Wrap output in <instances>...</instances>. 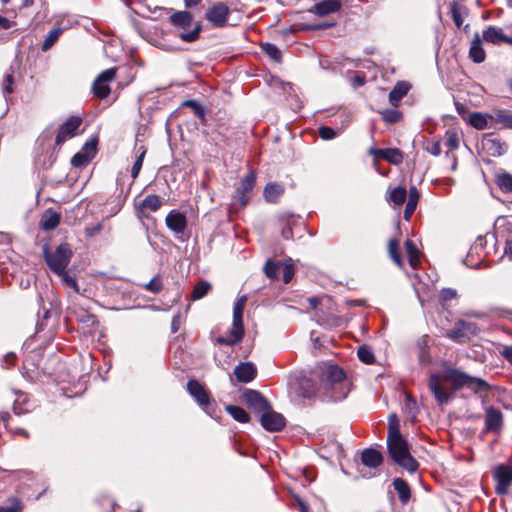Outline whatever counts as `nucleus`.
<instances>
[{
	"instance_id": "c756f323",
	"label": "nucleus",
	"mask_w": 512,
	"mask_h": 512,
	"mask_svg": "<svg viewBox=\"0 0 512 512\" xmlns=\"http://www.w3.org/2000/svg\"><path fill=\"white\" fill-rule=\"evenodd\" d=\"M393 486L398 493L401 503L406 504L409 501L411 495L407 482L401 478H396L393 481Z\"/></svg>"
},
{
	"instance_id": "c9c22d12",
	"label": "nucleus",
	"mask_w": 512,
	"mask_h": 512,
	"mask_svg": "<svg viewBox=\"0 0 512 512\" xmlns=\"http://www.w3.org/2000/svg\"><path fill=\"white\" fill-rule=\"evenodd\" d=\"M451 14L455 25L460 28L463 25L464 18L467 16V9L463 6L454 4L451 7Z\"/></svg>"
},
{
	"instance_id": "4d7b16f0",
	"label": "nucleus",
	"mask_w": 512,
	"mask_h": 512,
	"mask_svg": "<svg viewBox=\"0 0 512 512\" xmlns=\"http://www.w3.org/2000/svg\"><path fill=\"white\" fill-rule=\"evenodd\" d=\"M446 145L451 149V150H455L458 148V145H459V140H458V137L455 133H451L449 134L448 136V139H447V142H446Z\"/></svg>"
},
{
	"instance_id": "8fccbe9b",
	"label": "nucleus",
	"mask_w": 512,
	"mask_h": 512,
	"mask_svg": "<svg viewBox=\"0 0 512 512\" xmlns=\"http://www.w3.org/2000/svg\"><path fill=\"white\" fill-rule=\"evenodd\" d=\"M61 278H62V281L67 285L69 286L70 288H72L75 292H79V286L76 282V280L69 276L66 272V270L64 271V274H58Z\"/></svg>"
},
{
	"instance_id": "7c9ffc66",
	"label": "nucleus",
	"mask_w": 512,
	"mask_h": 512,
	"mask_svg": "<svg viewBox=\"0 0 512 512\" xmlns=\"http://www.w3.org/2000/svg\"><path fill=\"white\" fill-rule=\"evenodd\" d=\"M405 250L409 258V263L413 269H416L419 263V252L417 246L412 240L405 241Z\"/></svg>"
},
{
	"instance_id": "f03ea898",
	"label": "nucleus",
	"mask_w": 512,
	"mask_h": 512,
	"mask_svg": "<svg viewBox=\"0 0 512 512\" xmlns=\"http://www.w3.org/2000/svg\"><path fill=\"white\" fill-rule=\"evenodd\" d=\"M387 448L392 460L410 473L418 469V463L410 453L408 442L399 431V422L395 414L390 415L387 436Z\"/></svg>"
},
{
	"instance_id": "09e8293b",
	"label": "nucleus",
	"mask_w": 512,
	"mask_h": 512,
	"mask_svg": "<svg viewBox=\"0 0 512 512\" xmlns=\"http://www.w3.org/2000/svg\"><path fill=\"white\" fill-rule=\"evenodd\" d=\"M319 135L323 140H331L337 136V132L328 126L319 127Z\"/></svg>"
},
{
	"instance_id": "a18cd8bd",
	"label": "nucleus",
	"mask_w": 512,
	"mask_h": 512,
	"mask_svg": "<svg viewBox=\"0 0 512 512\" xmlns=\"http://www.w3.org/2000/svg\"><path fill=\"white\" fill-rule=\"evenodd\" d=\"M90 161L91 155L80 151L72 157L71 164L74 167H83L86 166Z\"/></svg>"
},
{
	"instance_id": "7ed1b4c3",
	"label": "nucleus",
	"mask_w": 512,
	"mask_h": 512,
	"mask_svg": "<svg viewBox=\"0 0 512 512\" xmlns=\"http://www.w3.org/2000/svg\"><path fill=\"white\" fill-rule=\"evenodd\" d=\"M321 382L330 391V398L334 401L342 400L348 393V384L341 368L336 365L326 366L321 374Z\"/></svg>"
},
{
	"instance_id": "2eb2a0df",
	"label": "nucleus",
	"mask_w": 512,
	"mask_h": 512,
	"mask_svg": "<svg viewBox=\"0 0 512 512\" xmlns=\"http://www.w3.org/2000/svg\"><path fill=\"white\" fill-rule=\"evenodd\" d=\"M484 41L499 45L501 43H508L512 45V37L505 36L501 28L489 26L482 33Z\"/></svg>"
},
{
	"instance_id": "aec40b11",
	"label": "nucleus",
	"mask_w": 512,
	"mask_h": 512,
	"mask_svg": "<svg viewBox=\"0 0 512 512\" xmlns=\"http://www.w3.org/2000/svg\"><path fill=\"white\" fill-rule=\"evenodd\" d=\"M244 336L243 322H234L230 330V337H219L217 341L225 345H234L242 340Z\"/></svg>"
},
{
	"instance_id": "4c0bfd02",
	"label": "nucleus",
	"mask_w": 512,
	"mask_h": 512,
	"mask_svg": "<svg viewBox=\"0 0 512 512\" xmlns=\"http://www.w3.org/2000/svg\"><path fill=\"white\" fill-rule=\"evenodd\" d=\"M384 160L391 164L398 165L403 161V153L397 148L385 149Z\"/></svg>"
},
{
	"instance_id": "412c9836",
	"label": "nucleus",
	"mask_w": 512,
	"mask_h": 512,
	"mask_svg": "<svg viewBox=\"0 0 512 512\" xmlns=\"http://www.w3.org/2000/svg\"><path fill=\"white\" fill-rule=\"evenodd\" d=\"M490 119L501 128L512 129V111L510 110L496 109L492 112Z\"/></svg>"
},
{
	"instance_id": "9d476101",
	"label": "nucleus",
	"mask_w": 512,
	"mask_h": 512,
	"mask_svg": "<svg viewBox=\"0 0 512 512\" xmlns=\"http://www.w3.org/2000/svg\"><path fill=\"white\" fill-rule=\"evenodd\" d=\"M230 10L228 6L222 2L214 4L206 12V19L214 26L223 27L228 19Z\"/></svg>"
},
{
	"instance_id": "423d86ee",
	"label": "nucleus",
	"mask_w": 512,
	"mask_h": 512,
	"mask_svg": "<svg viewBox=\"0 0 512 512\" xmlns=\"http://www.w3.org/2000/svg\"><path fill=\"white\" fill-rule=\"evenodd\" d=\"M255 183L256 174L251 171L240 181L239 185L237 186L234 198L241 207L246 206L251 199Z\"/></svg>"
},
{
	"instance_id": "2f4dec72",
	"label": "nucleus",
	"mask_w": 512,
	"mask_h": 512,
	"mask_svg": "<svg viewBox=\"0 0 512 512\" xmlns=\"http://www.w3.org/2000/svg\"><path fill=\"white\" fill-rule=\"evenodd\" d=\"M406 197V189L404 187H396L390 191L387 200L399 207L405 202Z\"/></svg>"
},
{
	"instance_id": "e2e57ef3",
	"label": "nucleus",
	"mask_w": 512,
	"mask_h": 512,
	"mask_svg": "<svg viewBox=\"0 0 512 512\" xmlns=\"http://www.w3.org/2000/svg\"><path fill=\"white\" fill-rule=\"evenodd\" d=\"M180 325H181V316L178 313L172 319V323H171V331H172V333H176L179 330Z\"/></svg>"
},
{
	"instance_id": "e433bc0d",
	"label": "nucleus",
	"mask_w": 512,
	"mask_h": 512,
	"mask_svg": "<svg viewBox=\"0 0 512 512\" xmlns=\"http://www.w3.org/2000/svg\"><path fill=\"white\" fill-rule=\"evenodd\" d=\"M281 264L279 261L268 260L264 266V272L270 279H277L281 273Z\"/></svg>"
},
{
	"instance_id": "473e14b6",
	"label": "nucleus",
	"mask_w": 512,
	"mask_h": 512,
	"mask_svg": "<svg viewBox=\"0 0 512 512\" xmlns=\"http://www.w3.org/2000/svg\"><path fill=\"white\" fill-rule=\"evenodd\" d=\"M225 410L240 423H247L250 420L249 414L239 406L227 405Z\"/></svg>"
},
{
	"instance_id": "9b49d317",
	"label": "nucleus",
	"mask_w": 512,
	"mask_h": 512,
	"mask_svg": "<svg viewBox=\"0 0 512 512\" xmlns=\"http://www.w3.org/2000/svg\"><path fill=\"white\" fill-rule=\"evenodd\" d=\"M81 118L72 116L65 123H63L59 129V132L56 136L55 143L56 145L63 144L68 138H71L76 135V131L81 125Z\"/></svg>"
},
{
	"instance_id": "f8f14e48",
	"label": "nucleus",
	"mask_w": 512,
	"mask_h": 512,
	"mask_svg": "<svg viewBox=\"0 0 512 512\" xmlns=\"http://www.w3.org/2000/svg\"><path fill=\"white\" fill-rule=\"evenodd\" d=\"M187 390L201 407L205 408L210 404V395L208 391L197 380H190L187 383Z\"/></svg>"
},
{
	"instance_id": "0e129e2a",
	"label": "nucleus",
	"mask_w": 512,
	"mask_h": 512,
	"mask_svg": "<svg viewBox=\"0 0 512 512\" xmlns=\"http://www.w3.org/2000/svg\"><path fill=\"white\" fill-rule=\"evenodd\" d=\"M504 254L509 260L512 261V238L506 241Z\"/></svg>"
},
{
	"instance_id": "c03bdc74",
	"label": "nucleus",
	"mask_w": 512,
	"mask_h": 512,
	"mask_svg": "<svg viewBox=\"0 0 512 512\" xmlns=\"http://www.w3.org/2000/svg\"><path fill=\"white\" fill-rule=\"evenodd\" d=\"M357 354L359 359L365 364H372L375 360L371 348L366 345L359 347Z\"/></svg>"
},
{
	"instance_id": "052dcab7",
	"label": "nucleus",
	"mask_w": 512,
	"mask_h": 512,
	"mask_svg": "<svg viewBox=\"0 0 512 512\" xmlns=\"http://www.w3.org/2000/svg\"><path fill=\"white\" fill-rule=\"evenodd\" d=\"M419 198H420V194L417 190L416 187L412 186L410 189H409V197H408V202H412L414 204L417 205L418 201H419Z\"/></svg>"
},
{
	"instance_id": "6e6d98bb",
	"label": "nucleus",
	"mask_w": 512,
	"mask_h": 512,
	"mask_svg": "<svg viewBox=\"0 0 512 512\" xmlns=\"http://www.w3.org/2000/svg\"><path fill=\"white\" fill-rule=\"evenodd\" d=\"M184 105L193 108L195 113H196V115H198L199 117H203L204 116L203 108L196 101L188 100V101L184 102Z\"/></svg>"
},
{
	"instance_id": "864d4df0",
	"label": "nucleus",
	"mask_w": 512,
	"mask_h": 512,
	"mask_svg": "<svg viewBox=\"0 0 512 512\" xmlns=\"http://www.w3.org/2000/svg\"><path fill=\"white\" fill-rule=\"evenodd\" d=\"M3 92L4 94H10L13 92V75L6 74L3 81Z\"/></svg>"
},
{
	"instance_id": "393cba45",
	"label": "nucleus",
	"mask_w": 512,
	"mask_h": 512,
	"mask_svg": "<svg viewBox=\"0 0 512 512\" xmlns=\"http://www.w3.org/2000/svg\"><path fill=\"white\" fill-rule=\"evenodd\" d=\"M410 85L407 82H398L389 93V102L392 106H398L400 100L408 93Z\"/></svg>"
},
{
	"instance_id": "774afa93",
	"label": "nucleus",
	"mask_w": 512,
	"mask_h": 512,
	"mask_svg": "<svg viewBox=\"0 0 512 512\" xmlns=\"http://www.w3.org/2000/svg\"><path fill=\"white\" fill-rule=\"evenodd\" d=\"M15 359H16V356H15V354H14V353H8V354L5 356V358H4L5 362H6V363H7V365H9V366H10V365H13V364L15 363Z\"/></svg>"
},
{
	"instance_id": "4be33fe9",
	"label": "nucleus",
	"mask_w": 512,
	"mask_h": 512,
	"mask_svg": "<svg viewBox=\"0 0 512 512\" xmlns=\"http://www.w3.org/2000/svg\"><path fill=\"white\" fill-rule=\"evenodd\" d=\"M502 424V413L494 408L489 407L485 411V425L487 430H497Z\"/></svg>"
},
{
	"instance_id": "0eeeda50",
	"label": "nucleus",
	"mask_w": 512,
	"mask_h": 512,
	"mask_svg": "<svg viewBox=\"0 0 512 512\" xmlns=\"http://www.w3.org/2000/svg\"><path fill=\"white\" fill-rule=\"evenodd\" d=\"M117 69L109 68L98 75L93 83V92L100 99H105L110 94L109 82L113 81Z\"/></svg>"
},
{
	"instance_id": "338daca9",
	"label": "nucleus",
	"mask_w": 512,
	"mask_h": 512,
	"mask_svg": "<svg viewBox=\"0 0 512 512\" xmlns=\"http://www.w3.org/2000/svg\"><path fill=\"white\" fill-rule=\"evenodd\" d=\"M503 356L512 365V347H505Z\"/></svg>"
},
{
	"instance_id": "f704fd0d",
	"label": "nucleus",
	"mask_w": 512,
	"mask_h": 512,
	"mask_svg": "<svg viewBox=\"0 0 512 512\" xmlns=\"http://www.w3.org/2000/svg\"><path fill=\"white\" fill-rule=\"evenodd\" d=\"M399 248V240L398 239H390L388 242V253L391 259L394 261V263L402 267L403 266V260L398 252Z\"/></svg>"
},
{
	"instance_id": "603ef678",
	"label": "nucleus",
	"mask_w": 512,
	"mask_h": 512,
	"mask_svg": "<svg viewBox=\"0 0 512 512\" xmlns=\"http://www.w3.org/2000/svg\"><path fill=\"white\" fill-rule=\"evenodd\" d=\"M425 150L433 156H438L441 153L440 143L437 141L427 143Z\"/></svg>"
},
{
	"instance_id": "680f3d73",
	"label": "nucleus",
	"mask_w": 512,
	"mask_h": 512,
	"mask_svg": "<svg viewBox=\"0 0 512 512\" xmlns=\"http://www.w3.org/2000/svg\"><path fill=\"white\" fill-rule=\"evenodd\" d=\"M244 308L234 304L233 307V321L242 322Z\"/></svg>"
},
{
	"instance_id": "49530a36",
	"label": "nucleus",
	"mask_w": 512,
	"mask_h": 512,
	"mask_svg": "<svg viewBox=\"0 0 512 512\" xmlns=\"http://www.w3.org/2000/svg\"><path fill=\"white\" fill-rule=\"evenodd\" d=\"M139 151H140V154L138 155L137 160L135 161V163H134V165L132 166V169H131V176L134 179L137 178V176L139 175V172H140V170L142 168L143 159H144L145 154H146V150L143 147H140Z\"/></svg>"
},
{
	"instance_id": "b1692460",
	"label": "nucleus",
	"mask_w": 512,
	"mask_h": 512,
	"mask_svg": "<svg viewBox=\"0 0 512 512\" xmlns=\"http://www.w3.org/2000/svg\"><path fill=\"white\" fill-rule=\"evenodd\" d=\"M469 56L475 63H481L485 60L486 53L482 47V40L478 33L474 35L471 42Z\"/></svg>"
},
{
	"instance_id": "58836bf2",
	"label": "nucleus",
	"mask_w": 512,
	"mask_h": 512,
	"mask_svg": "<svg viewBox=\"0 0 512 512\" xmlns=\"http://www.w3.org/2000/svg\"><path fill=\"white\" fill-rule=\"evenodd\" d=\"M211 289V284L207 281H201L195 285L191 298L192 300H199L206 296Z\"/></svg>"
},
{
	"instance_id": "c85d7f7f",
	"label": "nucleus",
	"mask_w": 512,
	"mask_h": 512,
	"mask_svg": "<svg viewBox=\"0 0 512 512\" xmlns=\"http://www.w3.org/2000/svg\"><path fill=\"white\" fill-rule=\"evenodd\" d=\"M162 205V201L158 195L150 194L143 199L139 205L142 211L155 212Z\"/></svg>"
},
{
	"instance_id": "13d9d810",
	"label": "nucleus",
	"mask_w": 512,
	"mask_h": 512,
	"mask_svg": "<svg viewBox=\"0 0 512 512\" xmlns=\"http://www.w3.org/2000/svg\"><path fill=\"white\" fill-rule=\"evenodd\" d=\"M456 295H457L456 291L451 288H445L441 291V298L444 301L454 299L456 297Z\"/></svg>"
},
{
	"instance_id": "6ab92c4d",
	"label": "nucleus",
	"mask_w": 512,
	"mask_h": 512,
	"mask_svg": "<svg viewBox=\"0 0 512 512\" xmlns=\"http://www.w3.org/2000/svg\"><path fill=\"white\" fill-rule=\"evenodd\" d=\"M245 400L250 407L258 412H264L269 407L267 400L254 390H249L245 393Z\"/></svg>"
},
{
	"instance_id": "37998d69",
	"label": "nucleus",
	"mask_w": 512,
	"mask_h": 512,
	"mask_svg": "<svg viewBox=\"0 0 512 512\" xmlns=\"http://www.w3.org/2000/svg\"><path fill=\"white\" fill-rule=\"evenodd\" d=\"M281 273L283 274L284 283H289L294 276V268L292 259H288L281 264Z\"/></svg>"
},
{
	"instance_id": "39448f33",
	"label": "nucleus",
	"mask_w": 512,
	"mask_h": 512,
	"mask_svg": "<svg viewBox=\"0 0 512 512\" xmlns=\"http://www.w3.org/2000/svg\"><path fill=\"white\" fill-rule=\"evenodd\" d=\"M171 23L183 31L179 33V37L184 42H193L199 38L202 29L201 24L193 25V16L187 11H179L170 16Z\"/></svg>"
},
{
	"instance_id": "f257e3e1",
	"label": "nucleus",
	"mask_w": 512,
	"mask_h": 512,
	"mask_svg": "<svg viewBox=\"0 0 512 512\" xmlns=\"http://www.w3.org/2000/svg\"><path fill=\"white\" fill-rule=\"evenodd\" d=\"M443 380L449 382L454 390L467 387L475 392L486 391L488 384L477 377L452 367H445L443 376L431 374L429 377V389L439 404H446L450 401L452 394L443 385Z\"/></svg>"
},
{
	"instance_id": "bb28decb",
	"label": "nucleus",
	"mask_w": 512,
	"mask_h": 512,
	"mask_svg": "<svg viewBox=\"0 0 512 512\" xmlns=\"http://www.w3.org/2000/svg\"><path fill=\"white\" fill-rule=\"evenodd\" d=\"M284 192V187L278 183H268L264 188V198L267 202L275 203Z\"/></svg>"
},
{
	"instance_id": "1a4fd4ad",
	"label": "nucleus",
	"mask_w": 512,
	"mask_h": 512,
	"mask_svg": "<svg viewBox=\"0 0 512 512\" xmlns=\"http://www.w3.org/2000/svg\"><path fill=\"white\" fill-rule=\"evenodd\" d=\"M262 427L270 432L280 431L285 426V418L269 406L260 416Z\"/></svg>"
},
{
	"instance_id": "4468645a",
	"label": "nucleus",
	"mask_w": 512,
	"mask_h": 512,
	"mask_svg": "<svg viewBox=\"0 0 512 512\" xmlns=\"http://www.w3.org/2000/svg\"><path fill=\"white\" fill-rule=\"evenodd\" d=\"M165 222L167 227L177 234L183 233L187 226L185 215L176 210L169 212V214L166 216Z\"/></svg>"
},
{
	"instance_id": "79ce46f5",
	"label": "nucleus",
	"mask_w": 512,
	"mask_h": 512,
	"mask_svg": "<svg viewBox=\"0 0 512 512\" xmlns=\"http://www.w3.org/2000/svg\"><path fill=\"white\" fill-rule=\"evenodd\" d=\"M61 33H62L61 28L51 30L48 33L47 37L45 38V40L42 44V50L43 51L49 50L54 45V43L58 40Z\"/></svg>"
},
{
	"instance_id": "a211bd4d",
	"label": "nucleus",
	"mask_w": 512,
	"mask_h": 512,
	"mask_svg": "<svg viewBox=\"0 0 512 512\" xmlns=\"http://www.w3.org/2000/svg\"><path fill=\"white\" fill-rule=\"evenodd\" d=\"M234 374L239 382L249 383L256 376V367L250 362L241 363L235 367Z\"/></svg>"
},
{
	"instance_id": "ddd939ff",
	"label": "nucleus",
	"mask_w": 512,
	"mask_h": 512,
	"mask_svg": "<svg viewBox=\"0 0 512 512\" xmlns=\"http://www.w3.org/2000/svg\"><path fill=\"white\" fill-rule=\"evenodd\" d=\"M482 149L492 157H499L506 152L507 145L500 139L485 136L481 141Z\"/></svg>"
},
{
	"instance_id": "5701e85b",
	"label": "nucleus",
	"mask_w": 512,
	"mask_h": 512,
	"mask_svg": "<svg viewBox=\"0 0 512 512\" xmlns=\"http://www.w3.org/2000/svg\"><path fill=\"white\" fill-rule=\"evenodd\" d=\"M361 461L363 465L369 468H376L382 464V454L375 449H365L361 454Z\"/></svg>"
},
{
	"instance_id": "5fc2aeb1",
	"label": "nucleus",
	"mask_w": 512,
	"mask_h": 512,
	"mask_svg": "<svg viewBox=\"0 0 512 512\" xmlns=\"http://www.w3.org/2000/svg\"><path fill=\"white\" fill-rule=\"evenodd\" d=\"M96 146L97 142L95 140L88 141L83 146L81 152L88 153L89 155H91L92 159L96 153Z\"/></svg>"
},
{
	"instance_id": "72a5a7b5",
	"label": "nucleus",
	"mask_w": 512,
	"mask_h": 512,
	"mask_svg": "<svg viewBox=\"0 0 512 512\" xmlns=\"http://www.w3.org/2000/svg\"><path fill=\"white\" fill-rule=\"evenodd\" d=\"M496 184L501 191L512 192V175L507 172H501L496 175Z\"/></svg>"
},
{
	"instance_id": "bf43d9fd",
	"label": "nucleus",
	"mask_w": 512,
	"mask_h": 512,
	"mask_svg": "<svg viewBox=\"0 0 512 512\" xmlns=\"http://www.w3.org/2000/svg\"><path fill=\"white\" fill-rule=\"evenodd\" d=\"M417 205L412 203V202H408L407 201V204H406V207H405V210H404V219L409 221L412 214L414 213L415 209H416Z\"/></svg>"
},
{
	"instance_id": "6e6552de",
	"label": "nucleus",
	"mask_w": 512,
	"mask_h": 512,
	"mask_svg": "<svg viewBox=\"0 0 512 512\" xmlns=\"http://www.w3.org/2000/svg\"><path fill=\"white\" fill-rule=\"evenodd\" d=\"M493 475L496 480V493L498 495L507 494L512 484V467L501 464L495 468Z\"/></svg>"
},
{
	"instance_id": "f3484780",
	"label": "nucleus",
	"mask_w": 512,
	"mask_h": 512,
	"mask_svg": "<svg viewBox=\"0 0 512 512\" xmlns=\"http://www.w3.org/2000/svg\"><path fill=\"white\" fill-rule=\"evenodd\" d=\"M340 8V0H323L316 3L310 11L318 16H327L329 14L338 12Z\"/></svg>"
},
{
	"instance_id": "ea45409f",
	"label": "nucleus",
	"mask_w": 512,
	"mask_h": 512,
	"mask_svg": "<svg viewBox=\"0 0 512 512\" xmlns=\"http://www.w3.org/2000/svg\"><path fill=\"white\" fill-rule=\"evenodd\" d=\"M262 51L267 54L271 59H273L276 62L281 61V51L278 49V47L272 43H262L261 44Z\"/></svg>"
},
{
	"instance_id": "cd10ccee",
	"label": "nucleus",
	"mask_w": 512,
	"mask_h": 512,
	"mask_svg": "<svg viewBox=\"0 0 512 512\" xmlns=\"http://www.w3.org/2000/svg\"><path fill=\"white\" fill-rule=\"evenodd\" d=\"M491 114L481 113V112H473L469 115V124L478 130H484L488 126V122Z\"/></svg>"
},
{
	"instance_id": "de8ad7c7",
	"label": "nucleus",
	"mask_w": 512,
	"mask_h": 512,
	"mask_svg": "<svg viewBox=\"0 0 512 512\" xmlns=\"http://www.w3.org/2000/svg\"><path fill=\"white\" fill-rule=\"evenodd\" d=\"M146 290L152 293H158L162 290V281L159 276L151 279L147 284H145Z\"/></svg>"
},
{
	"instance_id": "a878e982",
	"label": "nucleus",
	"mask_w": 512,
	"mask_h": 512,
	"mask_svg": "<svg viewBox=\"0 0 512 512\" xmlns=\"http://www.w3.org/2000/svg\"><path fill=\"white\" fill-rule=\"evenodd\" d=\"M59 223L60 215L52 210H47L42 215L40 227L45 231H50L55 229L59 225Z\"/></svg>"
},
{
	"instance_id": "a19ab883",
	"label": "nucleus",
	"mask_w": 512,
	"mask_h": 512,
	"mask_svg": "<svg viewBox=\"0 0 512 512\" xmlns=\"http://www.w3.org/2000/svg\"><path fill=\"white\" fill-rule=\"evenodd\" d=\"M382 119L389 124H394L400 121L402 118V113L395 109H386L380 111Z\"/></svg>"
},
{
	"instance_id": "3c124183",
	"label": "nucleus",
	"mask_w": 512,
	"mask_h": 512,
	"mask_svg": "<svg viewBox=\"0 0 512 512\" xmlns=\"http://www.w3.org/2000/svg\"><path fill=\"white\" fill-rule=\"evenodd\" d=\"M22 505L20 501L14 499L11 505L0 506V512H21Z\"/></svg>"
},
{
	"instance_id": "20e7f679",
	"label": "nucleus",
	"mask_w": 512,
	"mask_h": 512,
	"mask_svg": "<svg viewBox=\"0 0 512 512\" xmlns=\"http://www.w3.org/2000/svg\"><path fill=\"white\" fill-rule=\"evenodd\" d=\"M43 254L49 269L55 274H64L73 255L67 243L60 244L54 252H50L48 246L45 245Z\"/></svg>"
},
{
	"instance_id": "dca6fc26",
	"label": "nucleus",
	"mask_w": 512,
	"mask_h": 512,
	"mask_svg": "<svg viewBox=\"0 0 512 512\" xmlns=\"http://www.w3.org/2000/svg\"><path fill=\"white\" fill-rule=\"evenodd\" d=\"M475 332V326L472 323L458 321L456 326L447 332V336L455 341L462 342L467 338L469 333Z\"/></svg>"
},
{
	"instance_id": "69168bd1",
	"label": "nucleus",
	"mask_w": 512,
	"mask_h": 512,
	"mask_svg": "<svg viewBox=\"0 0 512 512\" xmlns=\"http://www.w3.org/2000/svg\"><path fill=\"white\" fill-rule=\"evenodd\" d=\"M369 154L374 156L375 158H382L383 159L384 154H385V149L371 148L369 150Z\"/></svg>"
}]
</instances>
